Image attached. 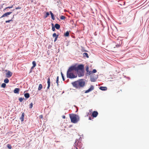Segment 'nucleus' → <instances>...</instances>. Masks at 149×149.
I'll return each instance as SVG.
<instances>
[{"instance_id": "f257e3e1", "label": "nucleus", "mask_w": 149, "mask_h": 149, "mask_svg": "<svg viewBox=\"0 0 149 149\" xmlns=\"http://www.w3.org/2000/svg\"><path fill=\"white\" fill-rule=\"evenodd\" d=\"M84 68L83 65H79L77 66L76 65L72 66L69 68L67 72V78L70 79L74 78L77 77V75L75 72H78L79 70H82Z\"/></svg>"}, {"instance_id": "f03ea898", "label": "nucleus", "mask_w": 149, "mask_h": 149, "mask_svg": "<svg viewBox=\"0 0 149 149\" xmlns=\"http://www.w3.org/2000/svg\"><path fill=\"white\" fill-rule=\"evenodd\" d=\"M72 84L76 88H80L85 86V82L84 79H81L72 82Z\"/></svg>"}, {"instance_id": "7ed1b4c3", "label": "nucleus", "mask_w": 149, "mask_h": 149, "mask_svg": "<svg viewBox=\"0 0 149 149\" xmlns=\"http://www.w3.org/2000/svg\"><path fill=\"white\" fill-rule=\"evenodd\" d=\"M70 117L72 123H77L79 120V118L76 114H70Z\"/></svg>"}, {"instance_id": "20e7f679", "label": "nucleus", "mask_w": 149, "mask_h": 149, "mask_svg": "<svg viewBox=\"0 0 149 149\" xmlns=\"http://www.w3.org/2000/svg\"><path fill=\"white\" fill-rule=\"evenodd\" d=\"M6 71L7 72L6 74L7 77L10 78L12 76L13 73L7 70H6Z\"/></svg>"}, {"instance_id": "39448f33", "label": "nucleus", "mask_w": 149, "mask_h": 149, "mask_svg": "<svg viewBox=\"0 0 149 149\" xmlns=\"http://www.w3.org/2000/svg\"><path fill=\"white\" fill-rule=\"evenodd\" d=\"M84 68L82 70H80V71H79V70H78V72H78V75L79 77H81L84 76Z\"/></svg>"}, {"instance_id": "423d86ee", "label": "nucleus", "mask_w": 149, "mask_h": 149, "mask_svg": "<svg viewBox=\"0 0 149 149\" xmlns=\"http://www.w3.org/2000/svg\"><path fill=\"white\" fill-rule=\"evenodd\" d=\"M12 13V12H8L6 13L3 14L0 17V18L5 17H7L8 15H9Z\"/></svg>"}, {"instance_id": "0eeeda50", "label": "nucleus", "mask_w": 149, "mask_h": 149, "mask_svg": "<svg viewBox=\"0 0 149 149\" xmlns=\"http://www.w3.org/2000/svg\"><path fill=\"white\" fill-rule=\"evenodd\" d=\"M94 89V86H93L91 85V86L90 88L89 89H88V90H86L85 91V93H89L90 92H91V91H92V90H93Z\"/></svg>"}, {"instance_id": "6e6552de", "label": "nucleus", "mask_w": 149, "mask_h": 149, "mask_svg": "<svg viewBox=\"0 0 149 149\" xmlns=\"http://www.w3.org/2000/svg\"><path fill=\"white\" fill-rule=\"evenodd\" d=\"M98 114V113L97 111H94L92 113V116L93 117H96Z\"/></svg>"}, {"instance_id": "1a4fd4ad", "label": "nucleus", "mask_w": 149, "mask_h": 149, "mask_svg": "<svg viewBox=\"0 0 149 149\" xmlns=\"http://www.w3.org/2000/svg\"><path fill=\"white\" fill-rule=\"evenodd\" d=\"M47 84H48V86L47 88V89H49V88L50 86V79L49 78L47 79Z\"/></svg>"}, {"instance_id": "9d476101", "label": "nucleus", "mask_w": 149, "mask_h": 149, "mask_svg": "<svg viewBox=\"0 0 149 149\" xmlns=\"http://www.w3.org/2000/svg\"><path fill=\"white\" fill-rule=\"evenodd\" d=\"M19 91V89L18 88H15L13 91L14 93H18Z\"/></svg>"}, {"instance_id": "9b49d317", "label": "nucleus", "mask_w": 149, "mask_h": 149, "mask_svg": "<svg viewBox=\"0 0 149 149\" xmlns=\"http://www.w3.org/2000/svg\"><path fill=\"white\" fill-rule=\"evenodd\" d=\"M100 89L102 91H106L107 90V88L105 86H100Z\"/></svg>"}, {"instance_id": "f8f14e48", "label": "nucleus", "mask_w": 149, "mask_h": 149, "mask_svg": "<svg viewBox=\"0 0 149 149\" xmlns=\"http://www.w3.org/2000/svg\"><path fill=\"white\" fill-rule=\"evenodd\" d=\"M89 68L88 66H87L86 69V70L87 72L89 74H91L92 73V71H89L88 70Z\"/></svg>"}, {"instance_id": "ddd939ff", "label": "nucleus", "mask_w": 149, "mask_h": 149, "mask_svg": "<svg viewBox=\"0 0 149 149\" xmlns=\"http://www.w3.org/2000/svg\"><path fill=\"white\" fill-rule=\"evenodd\" d=\"M55 27L56 29H59L60 27V25L59 24H56L55 25Z\"/></svg>"}, {"instance_id": "4468645a", "label": "nucleus", "mask_w": 149, "mask_h": 149, "mask_svg": "<svg viewBox=\"0 0 149 149\" xmlns=\"http://www.w3.org/2000/svg\"><path fill=\"white\" fill-rule=\"evenodd\" d=\"M24 113H22V115L21 116L20 119L22 121H23L24 120Z\"/></svg>"}, {"instance_id": "2eb2a0df", "label": "nucleus", "mask_w": 149, "mask_h": 149, "mask_svg": "<svg viewBox=\"0 0 149 149\" xmlns=\"http://www.w3.org/2000/svg\"><path fill=\"white\" fill-rule=\"evenodd\" d=\"M32 64L33 65V66L31 67V69L33 68L36 65V62L35 61H33L32 62Z\"/></svg>"}, {"instance_id": "dca6fc26", "label": "nucleus", "mask_w": 149, "mask_h": 149, "mask_svg": "<svg viewBox=\"0 0 149 149\" xmlns=\"http://www.w3.org/2000/svg\"><path fill=\"white\" fill-rule=\"evenodd\" d=\"M24 97L27 98H29L30 97L29 94L28 93H25L24 95Z\"/></svg>"}, {"instance_id": "f3484780", "label": "nucleus", "mask_w": 149, "mask_h": 149, "mask_svg": "<svg viewBox=\"0 0 149 149\" xmlns=\"http://www.w3.org/2000/svg\"><path fill=\"white\" fill-rule=\"evenodd\" d=\"M42 88V86L41 84H40L39 85L38 88V91L40 90Z\"/></svg>"}, {"instance_id": "a211bd4d", "label": "nucleus", "mask_w": 149, "mask_h": 149, "mask_svg": "<svg viewBox=\"0 0 149 149\" xmlns=\"http://www.w3.org/2000/svg\"><path fill=\"white\" fill-rule=\"evenodd\" d=\"M83 56L84 57H86L87 58H88V54L86 53H84L83 54Z\"/></svg>"}, {"instance_id": "6ab92c4d", "label": "nucleus", "mask_w": 149, "mask_h": 149, "mask_svg": "<svg viewBox=\"0 0 149 149\" xmlns=\"http://www.w3.org/2000/svg\"><path fill=\"white\" fill-rule=\"evenodd\" d=\"M50 14H51L52 18L53 20L55 19V18L54 17V15L52 13L51 11L50 12Z\"/></svg>"}, {"instance_id": "aec40b11", "label": "nucleus", "mask_w": 149, "mask_h": 149, "mask_svg": "<svg viewBox=\"0 0 149 149\" xmlns=\"http://www.w3.org/2000/svg\"><path fill=\"white\" fill-rule=\"evenodd\" d=\"M64 35L65 36H69V33L68 31H67L64 34Z\"/></svg>"}, {"instance_id": "412c9836", "label": "nucleus", "mask_w": 149, "mask_h": 149, "mask_svg": "<svg viewBox=\"0 0 149 149\" xmlns=\"http://www.w3.org/2000/svg\"><path fill=\"white\" fill-rule=\"evenodd\" d=\"M4 82L5 83H8L9 82V79L7 78H6L4 80Z\"/></svg>"}, {"instance_id": "4be33fe9", "label": "nucleus", "mask_w": 149, "mask_h": 149, "mask_svg": "<svg viewBox=\"0 0 149 149\" xmlns=\"http://www.w3.org/2000/svg\"><path fill=\"white\" fill-rule=\"evenodd\" d=\"M60 19L62 20H65L66 18V17L65 16H61L60 17Z\"/></svg>"}, {"instance_id": "5701e85b", "label": "nucleus", "mask_w": 149, "mask_h": 149, "mask_svg": "<svg viewBox=\"0 0 149 149\" xmlns=\"http://www.w3.org/2000/svg\"><path fill=\"white\" fill-rule=\"evenodd\" d=\"M7 147L9 149H11L12 148V147L11 146V145L9 144H8L7 145Z\"/></svg>"}, {"instance_id": "b1692460", "label": "nucleus", "mask_w": 149, "mask_h": 149, "mask_svg": "<svg viewBox=\"0 0 149 149\" xmlns=\"http://www.w3.org/2000/svg\"><path fill=\"white\" fill-rule=\"evenodd\" d=\"M1 86L3 88H5L6 86V84L5 83H3L1 85Z\"/></svg>"}, {"instance_id": "393cba45", "label": "nucleus", "mask_w": 149, "mask_h": 149, "mask_svg": "<svg viewBox=\"0 0 149 149\" xmlns=\"http://www.w3.org/2000/svg\"><path fill=\"white\" fill-rule=\"evenodd\" d=\"M58 79H59V77L58 76L57 77L56 80V83H57V86H58Z\"/></svg>"}, {"instance_id": "a878e982", "label": "nucleus", "mask_w": 149, "mask_h": 149, "mask_svg": "<svg viewBox=\"0 0 149 149\" xmlns=\"http://www.w3.org/2000/svg\"><path fill=\"white\" fill-rule=\"evenodd\" d=\"M49 13L47 12L46 13V14L45 16V18H46L47 17H48V16H49Z\"/></svg>"}, {"instance_id": "bb28decb", "label": "nucleus", "mask_w": 149, "mask_h": 149, "mask_svg": "<svg viewBox=\"0 0 149 149\" xmlns=\"http://www.w3.org/2000/svg\"><path fill=\"white\" fill-rule=\"evenodd\" d=\"M14 15H13V18L11 19V20H7L6 21V23H8V22H10V21H13V18L14 17Z\"/></svg>"}, {"instance_id": "cd10ccee", "label": "nucleus", "mask_w": 149, "mask_h": 149, "mask_svg": "<svg viewBox=\"0 0 149 149\" xmlns=\"http://www.w3.org/2000/svg\"><path fill=\"white\" fill-rule=\"evenodd\" d=\"M24 99V98L20 97L19 99V100L20 102H22Z\"/></svg>"}, {"instance_id": "c85d7f7f", "label": "nucleus", "mask_w": 149, "mask_h": 149, "mask_svg": "<svg viewBox=\"0 0 149 149\" xmlns=\"http://www.w3.org/2000/svg\"><path fill=\"white\" fill-rule=\"evenodd\" d=\"M52 36L53 37H55V38L57 36V37H58V35H57L55 33H53Z\"/></svg>"}, {"instance_id": "c756f323", "label": "nucleus", "mask_w": 149, "mask_h": 149, "mask_svg": "<svg viewBox=\"0 0 149 149\" xmlns=\"http://www.w3.org/2000/svg\"><path fill=\"white\" fill-rule=\"evenodd\" d=\"M91 80L92 82H95V81L96 80L95 79L91 77Z\"/></svg>"}, {"instance_id": "7c9ffc66", "label": "nucleus", "mask_w": 149, "mask_h": 149, "mask_svg": "<svg viewBox=\"0 0 149 149\" xmlns=\"http://www.w3.org/2000/svg\"><path fill=\"white\" fill-rule=\"evenodd\" d=\"M13 7V5L11 6H8V7L6 8H5L4 9V10H6V9H7V8L10 9V8H12Z\"/></svg>"}, {"instance_id": "2f4dec72", "label": "nucleus", "mask_w": 149, "mask_h": 149, "mask_svg": "<svg viewBox=\"0 0 149 149\" xmlns=\"http://www.w3.org/2000/svg\"><path fill=\"white\" fill-rule=\"evenodd\" d=\"M33 107V104L32 103H31L29 104V108L31 109Z\"/></svg>"}, {"instance_id": "473e14b6", "label": "nucleus", "mask_w": 149, "mask_h": 149, "mask_svg": "<svg viewBox=\"0 0 149 149\" xmlns=\"http://www.w3.org/2000/svg\"><path fill=\"white\" fill-rule=\"evenodd\" d=\"M61 75L62 77L63 80V81H64L65 79L64 78V77L63 74L62 73V72H61Z\"/></svg>"}, {"instance_id": "72a5a7b5", "label": "nucleus", "mask_w": 149, "mask_h": 149, "mask_svg": "<svg viewBox=\"0 0 149 149\" xmlns=\"http://www.w3.org/2000/svg\"><path fill=\"white\" fill-rule=\"evenodd\" d=\"M97 72V70L95 69H93L92 71V73H95Z\"/></svg>"}, {"instance_id": "f704fd0d", "label": "nucleus", "mask_w": 149, "mask_h": 149, "mask_svg": "<svg viewBox=\"0 0 149 149\" xmlns=\"http://www.w3.org/2000/svg\"><path fill=\"white\" fill-rule=\"evenodd\" d=\"M43 117V115H40L39 116V118L40 119L42 118Z\"/></svg>"}, {"instance_id": "c9c22d12", "label": "nucleus", "mask_w": 149, "mask_h": 149, "mask_svg": "<svg viewBox=\"0 0 149 149\" xmlns=\"http://www.w3.org/2000/svg\"><path fill=\"white\" fill-rule=\"evenodd\" d=\"M15 8L16 10L21 9V7H17Z\"/></svg>"}, {"instance_id": "e433bc0d", "label": "nucleus", "mask_w": 149, "mask_h": 149, "mask_svg": "<svg viewBox=\"0 0 149 149\" xmlns=\"http://www.w3.org/2000/svg\"><path fill=\"white\" fill-rule=\"evenodd\" d=\"M52 29L53 31H55V28L54 26L52 27Z\"/></svg>"}, {"instance_id": "4c0bfd02", "label": "nucleus", "mask_w": 149, "mask_h": 149, "mask_svg": "<svg viewBox=\"0 0 149 149\" xmlns=\"http://www.w3.org/2000/svg\"><path fill=\"white\" fill-rule=\"evenodd\" d=\"M58 37H57V36L56 37H55V39L54 40V42H55L57 40V39Z\"/></svg>"}, {"instance_id": "58836bf2", "label": "nucleus", "mask_w": 149, "mask_h": 149, "mask_svg": "<svg viewBox=\"0 0 149 149\" xmlns=\"http://www.w3.org/2000/svg\"><path fill=\"white\" fill-rule=\"evenodd\" d=\"M120 45L118 44L116 45V47H118L120 46Z\"/></svg>"}, {"instance_id": "ea45409f", "label": "nucleus", "mask_w": 149, "mask_h": 149, "mask_svg": "<svg viewBox=\"0 0 149 149\" xmlns=\"http://www.w3.org/2000/svg\"><path fill=\"white\" fill-rule=\"evenodd\" d=\"M62 118L63 119H65V115H63L62 116Z\"/></svg>"}, {"instance_id": "a19ab883", "label": "nucleus", "mask_w": 149, "mask_h": 149, "mask_svg": "<svg viewBox=\"0 0 149 149\" xmlns=\"http://www.w3.org/2000/svg\"><path fill=\"white\" fill-rule=\"evenodd\" d=\"M89 119L90 120H91V117H89Z\"/></svg>"}]
</instances>
